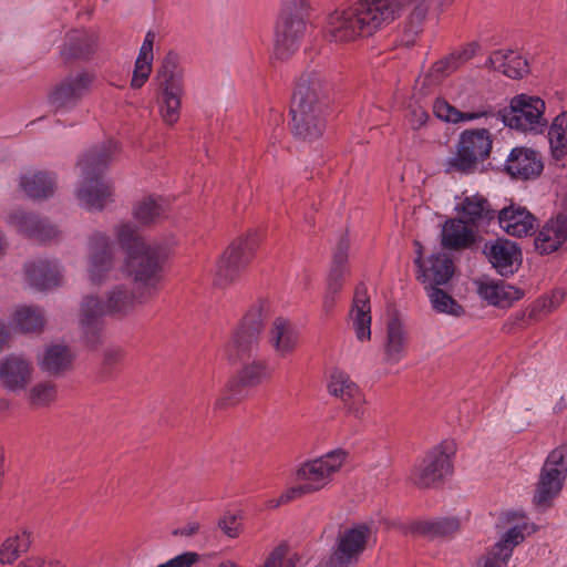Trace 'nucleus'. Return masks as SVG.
Masks as SVG:
<instances>
[{
  "label": "nucleus",
  "instance_id": "nucleus-30",
  "mask_svg": "<svg viewBox=\"0 0 567 567\" xmlns=\"http://www.w3.org/2000/svg\"><path fill=\"white\" fill-rule=\"evenodd\" d=\"M475 241L473 226L463 219L451 218L446 220L441 231V244L449 249H463Z\"/></svg>",
  "mask_w": 567,
  "mask_h": 567
},
{
  "label": "nucleus",
  "instance_id": "nucleus-9",
  "mask_svg": "<svg viewBox=\"0 0 567 567\" xmlns=\"http://www.w3.org/2000/svg\"><path fill=\"white\" fill-rule=\"evenodd\" d=\"M306 0H282V8L275 29L274 54L286 59L299 47L306 31Z\"/></svg>",
  "mask_w": 567,
  "mask_h": 567
},
{
  "label": "nucleus",
  "instance_id": "nucleus-26",
  "mask_svg": "<svg viewBox=\"0 0 567 567\" xmlns=\"http://www.w3.org/2000/svg\"><path fill=\"white\" fill-rule=\"evenodd\" d=\"M45 326L43 310L30 303H20L12 308L9 317V327L13 332L21 334L38 333Z\"/></svg>",
  "mask_w": 567,
  "mask_h": 567
},
{
  "label": "nucleus",
  "instance_id": "nucleus-42",
  "mask_svg": "<svg viewBox=\"0 0 567 567\" xmlns=\"http://www.w3.org/2000/svg\"><path fill=\"white\" fill-rule=\"evenodd\" d=\"M31 545V533L23 529L14 536L8 537L0 547V561L2 564L14 563Z\"/></svg>",
  "mask_w": 567,
  "mask_h": 567
},
{
  "label": "nucleus",
  "instance_id": "nucleus-48",
  "mask_svg": "<svg viewBox=\"0 0 567 567\" xmlns=\"http://www.w3.org/2000/svg\"><path fill=\"white\" fill-rule=\"evenodd\" d=\"M29 401L35 406H45L56 398V389L51 382H39L28 393Z\"/></svg>",
  "mask_w": 567,
  "mask_h": 567
},
{
  "label": "nucleus",
  "instance_id": "nucleus-11",
  "mask_svg": "<svg viewBox=\"0 0 567 567\" xmlns=\"http://www.w3.org/2000/svg\"><path fill=\"white\" fill-rule=\"evenodd\" d=\"M341 463H301L296 472L297 484L281 496L286 504L308 493L322 488L330 482L331 475L340 468Z\"/></svg>",
  "mask_w": 567,
  "mask_h": 567
},
{
  "label": "nucleus",
  "instance_id": "nucleus-43",
  "mask_svg": "<svg viewBox=\"0 0 567 567\" xmlns=\"http://www.w3.org/2000/svg\"><path fill=\"white\" fill-rule=\"evenodd\" d=\"M535 530V526L524 516H520L519 520L511 527L495 545L501 546L502 549H509L512 556L514 547L520 544L526 536L533 534Z\"/></svg>",
  "mask_w": 567,
  "mask_h": 567
},
{
  "label": "nucleus",
  "instance_id": "nucleus-10",
  "mask_svg": "<svg viewBox=\"0 0 567 567\" xmlns=\"http://www.w3.org/2000/svg\"><path fill=\"white\" fill-rule=\"evenodd\" d=\"M257 245L255 235L234 240L220 256L214 275V284L219 287L234 282L241 274Z\"/></svg>",
  "mask_w": 567,
  "mask_h": 567
},
{
  "label": "nucleus",
  "instance_id": "nucleus-39",
  "mask_svg": "<svg viewBox=\"0 0 567 567\" xmlns=\"http://www.w3.org/2000/svg\"><path fill=\"white\" fill-rule=\"evenodd\" d=\"M99 48V32L94 28L73 30V60H90Z\"/></svg>",
  "mask_w": 567,
  "mask_h": 567
},
{
  "label": "nucleus",
  "instance_id": "nucleus-52",
  "mask_svg": "<svg viewBox=\"0 0 567 567\" xmlns=\"http://www.w3.org/2000/svg\"><path fill=\"white\" fill-rule=\"evenodd\" d=\"M288 547L279 545L276 547L265 561L264 567H295L291 558H287Z\"/></svg>",
  "mask_w": 567,
  "mask_h": 567
},
{
  "label": "nucleus",
  "instance_id": "nucleus-34",
  "mask_svg": "<svg viewBox=\"0 0 567 567\" xmlns=\"http://www.w3.org/2000/svg\"><path fill=\"white\" fill-rule=\"evenodd\" d=\"M272 373L274 370L268 362L259 359L252 360L240 368L236 377L235 386L245 389L257 388L270 380Z\"/></svg>",
  "mask_w": 567,
  "mask_h": 567
},
{
  "label": "nucleus",
  "instance_id": "nucleus-29",
  "mask_svg": "<svg viewBox=\"0 0 567 567\" xmlns=\"http://www.w3.org/2000/svg\"><path fill=\"white\" fill-rule=\"evenodd\" d=\"M408 332L399 318H392L386 326V338L383 347L384 361L389 364L399 363L406 353Z\"/></svg>",
  "mask_w": 567,
  "mask_h": 567
},
{
  "label": "nucleus",
  "instance_id": "nucleus-20",
  "mask_svg": "<svg viewBox=\"0 0 567 567\" xmlns=\"http://www.w3.org/2000/svg\"><path fill=\"white\" fill-rule=\"evenodd\" d=\"M567 241V217L556 214L548 219L537 231L534 244L540 255H550L558 251Z\"/></svg>",
  "mask_w": 567,
  "mask_h": 567
},
{
  "label": "nucleus",
  "instance_id": "nucleus-57",
  "mask_svg": "<svg viewBox=\"0 0 567 567\" xmlns=\"http://www.w3.org/2000/svg\"><path fill=\"white\" fill-rule=\"evenodd\" d=\"M430 116L422 106H414L409 112V123L413 130L422 127Z\"/></svg>",
  "mask_w": 567,
  "mask_h": 567
},
{
  "label": "nucleus",
  "instance_id": "nucleus-63",
  "mask_svg": "<svg viewBox=\"0 0 567 567\" xmlns=\"http://www.w3.org/2000/svg\"><path fill=\"white\" fill-rule=\"evenodd\" d=\"M338 293L339 292H330L329 287H327L326 293L323 297V308L327 312L333 308L334 302H336V296Z\"/></svg>",
  "mask_w": 567,
  "mask_h": 567
},
{
  "label": "nucleus",
  "instance_id": "nucleus-60",
  "mask_svg": "<svg viewBox=\"0 0 567 567\" xmlns=\"http://www.w3.org/2000/svg\"><path fill=\"white\" fill-rule=\"evenodd\" d=\"M236 401H237V399L231 393L226 392V393L221 394L215 401L214 409L215 410L226 409V408L233 405Z\"/></svg>",
  "mask_w": 567,
  "mask_h": 567
},
{
  "label": "nucleus",
  "instance_id": "nucleus-27",
  "mask_svg": "<svg viewBox=\"0 0 567 567\" xmlns=\"http://www.w3.org/2000/svg\"><path fill=\"white\" fill-rule=\"evenodd\" d=\"M19 188L35 200H44L54 196L56 190L55 177L43 171H29L20 175Z\"/></svg>",
  "mask_w": 567,
  "mask_h": 567
},
{
  "label": "nucleus",
  "instance_id": "nucleus-4",
  "mask_svg": "<svg viewBox=\"0 0 567 567\" xmlns=\"http://www.w3.org/2000/svg\"><path fill=\"white\" fill-rule=\"evenodd\" d=\"M117 151V143L110 140L89 151L79 163L84 175L79 198L90 209H102L112 200L113 185L104 176V171Z\"/></svg>",
  "mask_w": 567,
  "mask_h": 567
},
{
  "label": "nucleus",
  "instance_id": "nucleus-6",
  "mask_svg": "<svg viewBox=\"0 0 567 567\" xmlns=\"http://www.w3.org/2000/svg\"><path fill=\"white\" fill-rule=\"evenodd\" d=\"M178 62V55L175 52H168L156 75L159 114L168 125L178 121L184 95V73Z\"/></svg>",
  "mask_w": 567,
  "mask_h": 567
},
{
  "label": "nucleus",
  "instance_id": "nucleus-54",
  "mask_svg": "<svg viewBox=\"0 0 567 567\" xmlns=\"http://www.w3.org/2000/svg\"><path fill=\"white\" fill-rule=\"evenodd\" d=\"M94 74L90 71L82 70L73 76V99L85 93L92 85Z\"/></svg>",
  "mask_w": 567,
  "mask_h": 567
},
{
  "label": "nucleus",
  "instance_id": "nucleus-32",
  "mask_svg": "<svg viewBox=\"0 0 567 567\" xmlns=\"http://www.w3.org/2000/svg\"><path fill=\"white\" fill-rule=\"evenodd\" d=\"M433 113L437 118L444 122L457 124L488 117L493 115V110L489 106H483L476 111L462 112L450 104L445 99L436 97L433 102Z\"/></svg>",
  "mask_w": 567,
  "mask_h": 567
},
{
  "label": "nucleus",
  "instance_id": "nucleus-50",
  "mask_svg": "<svg viewBox=\"0 0 567 567\" xmlns=\"http://www.w3.org/2000/svg\"><path fill=\"white\" fill-rule=\"evenodd\" d=\"M456 451L457 446L454 440H443L431 449L426 461H451L455 457Z\"/></svg>",
  "mask_w": 567,
  "mask_h": 567
},
{
  "label": "nucleus",
  "instance_id": "nucleus-12",
  "mask_svg": "<svg viewBox=\"0 0 567 567\" xmlns=\"http://www.w3.org/2000/svg\"><path fill=\"white\" fill-rule=\"evenodd\" d=\"M261 322L260 308H251L244 317L240 326L234 331L230 341L223 348V355L228 361H237L250 353L257 346Z\"/></svg>",
  "mask_w": 567,
  "mask_h": 567
},
{
  "label": "nucleus",
  "instance_id": "nucleus-45",
  "mask_svg": "<svg viewBox=\"0 0 567 567\" xmlns=\"http://www.w3.org/2000/svg\"><path fill=\"white\" fill-rule=\"evenodd\" d=\"M154 42L155 33L148 31L145 34L143 43L140 48L138 55L135 60L134 71L146 78H150V74L152 72V64L154 60Z\"/></svg>",
  "mask_w": 567,
  "mask_h": 567
},
{
  "label": "nucleus",
  "instance_id": "nucleus-15",
  "mask_svg": "<svg viewBox=\"0 0 567 567\" xmlns=\"http://www.w3.org/2000/svg\"><path fill=\"white\" fill-rule=\"evenodd\" d=\"M328 390L331 395L344 403L354 417L363 416L365 398L359 386L344 371L336 369L331 372Z\"/></svg>",
  "mask_w": 567,
  "mask_h": 567
},
{
  "label": "nucleus",
  "instance_id": "nucleus-22",
  "mask_svg": "<svg viewBox=\"0 0 567 567\" xmlns=\"http://www.w3.org/2000/svg\"><path fill=\"white\" fill-rule=\"evenodd\" d=\"M4 223L21 234L34 237L39 240H50L58 236L55 226L41 220L37 215L21 209L10 212L4 217Z\"/></svg>",
  "mask_w": 567,
  "mask_h": 567
},
{
  "label": "nucleus",
  "instance_id": "nucleus-53",
  "mask_svg": "<svg viewBox=\"0 0 567 567\" xmlns=\"http://www.w3.org/2000/svg\"><path fill=\"white\" fill-rule=\"evenodd\" d=\"M565 292L560 289L554 290L549 296L539 299L536 305V309L549 313L557 309L564 299Z\"/></svg>",
  "mask_w": 567,
  "mask_h": 567
},
{
  "label": "nucleus",
  "instance_id": "nucleus-44",
  "mask_svg": "<svg viewBox=\"0 0 567 567\" xmlns=\"http://www.w3.org/2000/svg\"><path fill=\"white\" fill-rule=\"evenodd\" d=\"M466 223L473 225L482 219L488 210L487 200L478 195L467 196L456 207Z\"/></svg>",
  "mask_w": 567,
  "mask_h": 567
},
{
  "label": "nucleus",
  "instance_id": "nucleus-25",
  "mask_svg": "<svg viewBox=\"0 0 567 567\" xmlns=\"http://www.w3.org/2000/svg\"><path fill=\"white\" fill-rule=\"evenodd\" d=\"M501 228L511 236L524 237L532 234L536 218L525 207L511 204L498 213Z\"/></svg>",
  "mask_w": 567,
  "mask_h": 567
},
{
  "label": "nucleus",
  "instance_id": "nucleus-19",
  "mask_svg": "<svg viewBox=\"0 0 567 567\" xmlns=\"http://www.w3.org/2000/svg\"><path fill=\"white\" fill-rule=\"evenodd\" d=\"M484 252L501 276L513 275L520 265L522 252L514 241L497 239L486 244Z\"/></svg>",
  "mask_w": 567,
  "mask_h": 567
},
{
  "label": "nucleus",
  "instance_id": "nucleus-14",
  "mask_svg": "<svg viewBox=\"0 0 567 567\" xmlns=\"http://www.w3.org/2000/svg\"><path fill=\"white\" fill-rule=\"evenodd\" d=\"M33 371L30 360L16 353L7 354L0 361V385L12 393L24 392Z\"/></svg>",
  "mask_w": 567,
  "mask_h": 567
},
{
  "label": "nucleus",
  "instance_id": "nucleus-47",
  "mask_svg": "<svg viewBox=\"0 0 567 567\" xmlns=\"http://www.w3.org/2000/svg\"><path fill=\"white\" fill-rule=\"evenodd\" d=\"M71 101V79L65 78L55 84L49 94V105L54 112H61L68 107Z\"/></svg>",
  "mask_w": 567,
  "mask_h": 567
},
{
  "label": "nucleus",
  "instance_id": "nucleus-35",
  "mask_svg": "<svg viewBox=\"0 0 567 567\" xmlns=\"http://www.w3.org/2000/svg\"><path fill=\"white\" fill-rule=\"evenodd\" d=\"M547 127L550 154L557 163L564 162L567 157V111L555 116Z\"/></svg>",
  "mask_w": 567,
  "mask_h": 567
},
{
  "label": "nucleus",
  "instance_id": "nucleus-1",
  "mask_svg": "<svg viewBox=\"0 0 567 567\" xmlns=\"http://www.w3.org/2000/svg\"><path fill=\"white\" fill-rule=\"evenodd\" d=\"M114 233L126 252L124 264L117 267L109 236L94 235L87 266L90 281L94 285H104L126 274L151 295L161 280V265L166 257V250L157 243H147L130 221L116 225Z\"/></svg>",
  "mask_w": 567,
  "mask_h": 567
},
{
  "label": "nucleus",
  "instance_id": "nucleus-21",
  "mask_svg": "<svg viewBox=\"0 0 567 567\" xmlns=\"http://www.w3.org/2000/svg\"><path fill=\"white\" fill-rule=\"evenodd\" d=\"M415 262L419 267L417 279L425 287L444 286L454 274L453 261L445 254L431 255L427 261H422L421 256H419Z\"/></svg>",
  "mask_w": 567,
  "mask_h": 567
},
{
  "label": "nucleus",
  "instance_id": "nucleus-8",
  "mask_svg": "<svg viewBox=\"0 0 567 567\" xmlns=\"http://www.w3.org/2000/svg\"><path fill=\"white\" fill-rule=\"evenodd\" d=\"M492 136L486 128L465 130L461 133L455 153L445 159L446 173L470 174L489 156Z\"/></svg>",
  "mask_w": 567,
  "mask_h": 567
},
{
  "label": "nucleus",
  "instance_id": "nucleus-18",
  "mask_svg": "<svg viewBox=\"0 0 567 567\" xmlns=\"http://www.w3.org/2000/svg\"><path fill=\"white\" fill-rule=\"evenodd\" d=\"M567 463H544L534 495L538 507H547L559 494L566 478Z\"/></svg>",
  "mask_w": 567,
  "mask_h": 567
},
{
  "label": "nucleus",
  "instance_id": "nucleus-31",
  "mask_svg": "<svg viewBox=\"0 0 567 567\" xmlns=\"http://www.w3.org/2000/svg\"><path fill=\"white\" fill-rule=\"evenodd\" d=\"M487 62L494 70L512 79H520L528 72L527 60L512 50L494 51Z\"/></svg>",
  "mask_w": 567,
  "mask_h": 567
},
{
  "label": "nucleus",
  "instance_id": "nucleus-56",
  "mask_svg": "<svg viewBox=\"0 0 567 567\" xmlns=\"http://www.w3.org/2000/svg\"><path fill=\"white\" fill-rule=\"evenodd\" d=\"M219 528L229 537L234 538L238 536L239 524L237 517L233 514L224 515L218 520Z\"/></svg>",
  "mask_w": 567,
  "mask_h": 567
},
{
  "label": "nucleus",
  "instance_id": "nucleus-51",
  "mask_svg": "<svg viewBox=\"0 0 567 567\" xmlns=\"http://www.w3.org/2000/svg\"><path fill=\"white\" fill-rule=\"evenodd\" d=\"M511 558L509 549H502L494 545L493 548L482 559V567H506Z\"/></svg>",
  "mask_w": 567,
  "mask_h": 567
},
{
  "label": "nucleus",
  "instance_id": "nucleus-2",
  "mask_svg": "<svg viewBox=\"0 0 567 567\" xmlns=\"http://www.w3.org/2000/svg\"><path fill=\"white\" fill-rule=\"evenodd\" d=\"M400 7V0H355L328 17L324 37L331 42L342 43L371 35L392 22Z\"/></svg>",
  "mask_w": 567,
  "mask_h": 567
},
{
  "label": "nucleus",
  "instance_id": "nucleus-24",
  "mask_svg": "<svg viewBox=\"0 0 567 567\" xmlns=\"http://www.w3.org/2000/svg\"><path fill=\"white\" fill-rule=\"evenodd\" d=\"M268 342L278 358L286 359L298 347L299 331L289 319L278 317L270 327Z\"/></svg>",
  "mask_w": 567,
  "mask_h": 567
},
{
  "label": "nucleus",
  "instance_id": "nucleus-41",
  "mask_svg": "<svg viewBox=\"0 0 567 567\" xmlns=\"http://www.w3.org/2000/svg\"><path fill=\"white\" fill-rule=\"evenodd\" d=\"M165 209V200L162 197L148 196L134 206L133 216L140 224L148 225L158 220Z\"/></svg>",
  "mask_w": 567,
  "mask_h": 567
},
{
  "label": "nucleus",
  "instance_id": "nucleus-16",
  "mask_svg": "<svg viewBox=\"0 0 567 567\" xmlns=\"http://www.w3.org/2000/svg\"><path fill=\"white\" fill-rule=\"evenodd\" d=\"M478 297L487 305L508 308L523 297V291L503 280L477 278L473 281Z\"/></svg>",
  "mask_w": 567,
  "mask_h": 567
},
{
  "label": "nucleus",
  "instance_id": "nucleus-5",
  "mask_svg": "<svg viewBox=\"0 0 567 567\" xmlns=\"http://www.w3.org/2000/svg\"><path fill=\"white\" fill-rule=\"evenodd\" d=\"M144 292L136 296L126 285L120 284L113 286L106 300H100L97 297H86L80 309V321L85 338L90 347L95 346L100 339L101 318L105 315H126L141 302Z\"/></svg>",
  "mask_w": 567,
  "mask_h": 567
},
{
  "label": "nucleus",
  "instance_id": "nucleus-59",
  "mask_svg": "<svg viewBox=\"0 0 567 567\" xmlns=\"http://www.w3.org/2000/svg\"><path fill=\"white\" fill-rule=\"evenodd\" d=\"M123 358V351L118 348L107 349L104 353V362L107 365H113L121 361Z\"/></svg>",
  "mask_w": 567,
  "mask_h": 567
},
{
  "label": "nucleus",
  "instance_id": "nucleus-62",
  "mask_svg": "<svg viewBox=\"0 0 567 567\" xmlns=\"http://www.w3.org/2000/svg\"><path fill=\"white\" fill-rule=\"evenodd\" d=\"M557 208V214H564L567 217V186L558 195Z\"/></svg>",
  "mask_w": 567,
  "mask_h": 567
},
{
  "label": "nucleus",
  "instance_id": "nucleus-13",
  "mask_svg": "<svg viewBox=\"0 0 567 567\" xmlns=\"http://www.w3.org/2000/svg\"><path fill=\"white\" fill-rule=\"evenodd\" d=\"M370 529L359 525L339 535L338 545L329 559V567H351L365 549Z\"/></svg>",
  "mask_w": 567,
  "mask_h": 567
},
{
  "label": "nucleus",
  "instance_id": "nucleus-40",
  "mask_svg": "<svg viewBox=\"0 0 567 567\" xmlns=\"http://www.w3.org/2000/svg\"><path fill=\"white\" fill-rule=\"evenodd\" d=\"M426 295L434 311L454 318L464 316L465 310L453 297L439 287H425Z\"/></svg>",
  "mask_w": 567,
  "mask_h": 567
},
{
  "label": "nucleus",
  "instance_id": "nucleus-7",
  "mask_svg": "<svg viewBox=\"0 0 567 567\" xmlns=\"http://www.w3.org/2000/svg\"><path fill=\"white\" fill-rule=\"evenodd\" d=\"M546 104L543 99L536 95L517 94L509 101L499 115L505 126L520 133L540 134L547 126L545 116Z\"/></svg>",
  "mask_w": 567,
  "mask_h": 567
},
{
  "label": "nucleus",
  "instance_id": "nucleus-3",
  "mask_svg": "<svg viewBox=\"0 0 567 567\" xmlns=\"http://www.w3.org/2000/svg\"><path fill=\"white\" fill-rule=\"evenodd\" d=\"M326 87L317 73L302 75L292 94L290 115L292 132L301 140L312 141L326 127Z\"/></svg>",
  "mask_w": 567,
  "mask_h": 567
},
{
  "label": "nucleus",
  "instance_id": "nucleus-38",
  "mask_svg": "<svg viewBox=\"0 0 567 567\" xmlns=\"http://www.w3.org/2000/svg\"><path fill=\"white\" fill-rule=\"evenodd\" d=\"M460 527V522L454 517L439 518L434 520H420L411 525L415 534L431 538L447 537L453 535Z\"/></svg>",
  "mask_w": 567,
  "mask_h": 567
},
{
  "label": "nucleus",
  "instance_id": "nucleus-17",
  "mask_svg": "<svg viewBox=\"0 0 567 567\" xmlns=\"http://www.w3.org/2000/svg\"><path fill=\"white\" fill-rule=\"evenodd\" d=\"M23 280L38 290H50L60 286L62 271L56 260L38 259L24 264Z\"/></svg>",
  "mask_w": 567,
  "mask_h": 567
},
{
  "label": "nucleus",
  "instance_id": "nucleus-36",
  "mask_svg": "<svg viewBox=\"0 0 567 567\" xmlns=\"http://www.w3.org/2000/svg\"><path fill=\"white\" fill-rule=\"evenodd\" d=\"M70 359L71 354L66 344L51 343L38 358V364L43 372L58 374L69 365Z\"/></svg>",
  "mask_w": 567,
  "mask_h": 567
},
{
  "label": "nucleus",
  "instance_id": "nucleus-61",
  "mask_svg": "<svg viewBox=\"0 0 567 567\" xmlns=\"http://www.w3.org/2000/svg\"><path fill=\"white\" fill-rule=\"evenodd\" d=\"M199 529V524L197 522H188L183 527L176 529L174 532L175 535H182V536H193L195 535Z\"/></svg>",
  "mask_w": 567,
  "mask_h": 567
},
{
  "label": "nucleus",
  "instance_id": "nucleus-28",
  "mask_svg": "<svg viewBox=\"0 0 567 567\" xmlns=\"http://www.w3.org/2000/svg\"><path fill=\"white\" fill-rule=\"evenodd\" d=\"M351 320L355 337L359 341L371 339V306L367 287L359 285L355 288Z\"/></svg>",
  "mask_w": 567,
  "mask_h": 567
},
{
  "label": "nucleus",
  "instance_id": "nucleus-58",
  "mask_svg": "<svg viewBox=\"0 0 567 567\" xmlns=\"http://www.w3.org/2000/svg\"><path fill=\"white\" fill-rule=\"evenodd\" d=\"M350 457V454L347 450L338 447L328 451L323 455L315 456L310 461H323L324 458L331 460V461H344L346 458Z\"/></svg>",
  "mask_w": 567,
  "mask_h": 567
},
{
  "label": "nucleus",
  "instance_id": "nucleus-23",
  "mask_svg": "<svg viewBox=\"0 0 567 567\" xmlns=\"http://www.w3.org/2000/svg\"><path fill=\"white\" fill-rule=\"evenodd\" d=\"M506 172L517 179L537 177L543 171L538 153L527 147H514L505 161Z\"/></svg>",
  "mask_w": 567,
  "mask_h": 567
},
{
  "label": "nucleus",
  "instance_id": "nucleus-37",
  "mask_svg": "<svg viewBox=\"0 0 567 567\" xmlns=\"http://www.w3.org/2000/svg\"><path fill=\"white\" fill-rule=\"evenodd\" d=\"M453 472V463H419L411 480L421 487L434 486Z\"/></svg>",
  "mask_w": 567,
  "mask_h": 567
},
{
  "label": "nucleus",
  "instance_id": "nucleus-46",
  "mask_svg": "<svg viewBox=\"0 0 567 567\" xmlns=\"http://www.w3.org/2000/svg\"><path fill=\"white\" fill-rule=\"evenodd\" d=\"M477 47L478 45L476 43H472L457 55L452 54L445 59L437 61L433 65L432 72L436 76H445L446 74L457 69L460 63L471 59L475 54Z\"/></svg>",
  "mask_w": 567,
  "mask_h": 567
},
{
  "label": "nucleus",
  "instance_id": "nucleus-64",
  "mask_svg": "<svg viewBox=\"0 0 567 567\" xmlns=\"http://www.w3.org/2000/svg\"><path fill=\"white\" fill-rule=\"evenodd\" d=\"M10 327L4 322L0 321V350L6 346L10 339Z\"/></svg>",
  "mask_w": 567,
  "mask_h": 567
},
{
  "label": "nucleus",
  "instance_id": "nucleus-33",
  "mask_svg": "<svg viewBox=\"0 0 567 567\" xmlns=\"http://www.w3.org/2000/svg\"><path fill=\"white\" fill-rule=\"evenodd\" d=\"M349 239L342 236L333 252L332 264L329 270L327 287L330 292H340L344 285V278L349 275L348 266Z\"/></svg>",
  "mask_w": 567,
  "mask_h": 567
},
{
  "label": "nucleus",
  "instance_id": "nucleus-55",
  "mask_svg": "<svg viewBox=\"0 0 567 567\" xmlns=\"http://www.w3.org/2000/svg\"><path fill=\"white\" fill-rule=\"evenodd\" d=\"M199 559V555L193 551L183 553L165 564H161L157 567H190Z\"/></svg>",
  "mask_w": 567,
  "mask_h": 567
},
{
  "label": "nucleus",
  "instance_id": "nucleus-49",
  "mask_svg": "<svg viewBox=\"0 0 567 567\" xmlns=\"http://www.w3.org/2000/svg\"><path fill=\"white\" fill-rule=\"evenodd\" d=\"M452 1L453 0H410L411 18L417 22H422L431 8L442 9L451 4Z\"/></svg>",
  "mask_w": 567,
  "mask_h": 567
}]
</instances>
